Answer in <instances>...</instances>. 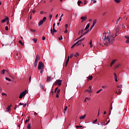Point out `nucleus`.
Returning <instances> with one entry per match:
<instances>
[{"label": "nucleus", "mask_w": 129, "mask_h": 129, "mask_svg": "<svg viewBox=\"0 0 129 129\" xmlns=\"http://www.w3.org/2000/svg\"><path fill=\"white\" fill-rule=\"evenodd\" d=\"M51 80H52V77H47L46 82H49L50 81H51Z\"/></svg>", "instance_id": "obj_11"}, {"label": "nucleus", "mask_w": 129, "mask_h": 129, "mask_svg": "<svg viewBox=\"0 0 129 129\" xmlns=\"http://www.w3.org/2000/svg\"><path fill=\"white\" fill-rule=\"evenodd\" d=\"M55 23H54L53 26V28H55Z\"/></svg>", "instance_id": "obj_63"}, {"label": "nucleus", "mask_w": 129, "mask_h": 129, "mask_svg": "<svg viewBox=\"0 0 129 129\" xmlns=\"http://www.w3.org/2000/svg\"><path fill=\"white\" fill-rule=\"evenodd\" d=\"M120 66V64H118V65L115 66V69H117Z\"/></svg>", "instance_id": "obj_35"}, {"label": "nucleus", "mask_w": 129, "mask_h": 129, "mask_svg": "<svg viewBox=\"0 0 129 129\" xmlns=\"http://www.w3.org/2000/svg\"><path fill=\"white\" fill-rule=\"evenodd\" d=\"M125 38L127 39V40H126V43H129V36H125Z\"/></svg>", "instance_id": "obj_13"}, {"label": "nucleus", "mask_w": 129, "mask_h": 129, "mask_svg": "<svg viewBox=\"0 0 129 129\" xmlns=\"http://www.w3.org/2000/svg\"><path fill=\"white\" fill-rule=\"evenodd\" d=\"M67 108H68V107L67 106H66L65 107H64V114H65L66 113V111H67Z\"/></svg>", "instance_id": "obj_29"}, {"label": "nucleus", "mask_w": 129, "mask_h": 129, "mask_svg": "<svg viewBox=\"0 0 129 129\" xmlns=\"http://www.w3.org/2000/svg\"><path fill=\"white\" fill-rule=\"evenodd\" d=\"M53 31H52V28H51V30H50V31H51V34L52 35H53L54 34V33H57V30H56L55 29V28H53Z\"/></svg>", "instance_id": "obj_8"}, {"label": "nucleus", "mask_w": 129, "mask_h": 129, "mask_svg": "<svg viewBox=\"0 0 129 129\" xmlns=\"http://www.w3.org/2000/svg\"><path fill=\"white\" fill-rule=\"evenodd\" d=\"M97 23V20L96 19H95L94 21H93V26H95V25H96Z\"/></svg>", "instance_id": "obj_18"}, {"label": "nucleus", "mask_w": 129, "mask_h": 129, "mask_svg": "<svg viewBox=\"0 0 129 129\" xmlns=\"http://www.w3.org/2000/svg\"><path fill=\"white\" fill-rule=\"evenodd\" d=\"M86 92H88L89 93H92V91L91 90L87 89V90H86Z\"/></svg>", "instance_id": "obj_34"}, {"label": "nucleus", "mask_w": 129, "mask_h": 129, "mask_svg": "<svg viewBox=\"0 0 129 129\" xmlns=\"http://www.w3.org/2000/svg\"><path fill=\"white\" fill-rule=\"evenodd\" d=\"M115 39H114V36H107L106 37V35H105L104 36V43L105 44V45H106L107 46L108 45V44H107V42H109V43L110 44H112L113 43V42H114Z\"/></svg>", "instance_id": "obj_1"}, {"label": "nucleus", "mask_w": 129, "mask_h": 129, "mask_svg": "<svg viewBox=\"0 0 129 129\" xmlns=\"http://www.w3.org/2000/svg\"><path fill=\"white\" fill-rule=\"evenodd\" d=\"M62 81L61 80H57L56 82L54 83L55 85H58V86H60L61 85V82Z\"/></svg>", "instance_id": "obj_5"}, {"label": "nucleus", "mask_w": 129, "mask_h": 129, "mask_svg": "<svg viewBox=\"0 0 129 129\" xmlns=\"http://www.w3.org/2000/svg\"><path fill=\"white\" fill-rule=\"evenodd\" d=\"M6 79L7 80V81H9L10 82H11V80L10 79H9V78H7L6 77Z\"/></svg>", "instance_id": "obj_41"}, {"label": "nucleus", "mask_w": 129, "mask_h": 129, "mask_svg": "<svg viewBox=\"0 0 129 129\" xmlns=\"http://www.w3.org/2000/svg\"><path fill=\"white\" fill-rule=\"evenodd\" d=\"M40 70H41V71H40V73L42 74V73L43 72V69H40Z\"/></svg>", "instance_id": "obj_54"}, {"label": "nucleus", "mask_w": 129, "mask_h": 129, "mask_svg": "<svg viewBox=\"0 0 129 129\" xmlns=\"http://www.w3.org/2000/svg\"><path fill=\"white\" fill-rule=\"evenodd\" d=\"M85 116H86V115H84L83 116H81L80 117V119H84L85 118Z\"/></svg>", "instance_id": "obj_17"}, {"label": "nucleus", "mask_w": 129, "mask_h": 129, "mask_svg": "<svg viewBox=\"0 0 129 129\" xmlns=\"http://www.w3.org/2000/svg\"><path fill=\"white\" fill-rule=\"evenodd\" d=\"M45 39V36H43L42 40H44Z\"/></svg>", "instance_id": "obj_61"}, {"label": "nucleus", "mask_w": 129, "mask_h": 129, "mask_svg": "<svg viewBox=\"0 0 129 129\" xmlns=\"http://www.w3.org/2000/svg\"><path fill=\"white\" fill-rule=\"evenodd\" d=\"M114 2L117 4L120 3V0H114Z\"/></svg>", "instance_id": "obj_32"}, {"label": "nucleus", "mask_w": 129, "mask_h": 129, "mask_svg": "<svg viewBox=\"0 0 129 129\" xmlns=\"http://www.w3.org/2000/svg\"><path fill=\"white\" fill-rule=\"evenodd\" d=\"M113 76H114V81H115L116 82H118V80H117V75H116L115 73H114V74H113Z\"/></svg>", "instance_id": "obj_10"}, {"label": "nucleus", "mask_w": 129, "mask_h": 129, "mask_svg": "<svg viewBox=\"0 0 129 129\" xmlns=\"http://www.w3.org/2000/svg\"><path fill=\"white\" fill-rule=\"evenodd\" d=\"M83 37V34H82L79 38H78L76 40H78L80 39H81Z\"/></svg>", "instance_id": "obj_27"}, {"label": "nucleus", "mask_w": 129, "mask_h": 129, "mask_svg": "<svg viewBox=\"0 0 129 129\" xmlns=\"http://www.w3.org/2000/svg\"><path fill=\"white\" fill-rule=\"evenodd\" d=\"M30 31L32 32H35L36 30H33V29H30Z\"/></svg>", "instance_id": "obj_48"}, {"label": "nucleus", "mask_w": 129, "mask_h": 129, "mask_svg": "<svg viewBox=\"0 0 129 129\" xmlns=\"http://www.w3.org/2000/svg\"><path fill=\"white\" fill-rule=\"evenodd\" d=\"M82 3V1H79L78 2V5L80 6Z\"/></svg>", "instance_id": "obj_33"}, {"label": "nucleus", "mask_w": 129, "mask_h": 129, "mask_svg": "<svg viewBox=\"0 0 129 129\" xmlns=\"http://www.w3.org/2000/svg\"><path fill=\"white\" fill-rule=\"evenodd\" d=\"M60 92V89H58V90L57 91L56 94H59Z\"/></svg>", "instance_id": "obj_37"}, {"label": "nucleus", "mask_w": 129, "mask_h": 129, "mask_svg": "<svg viewBox=\"0 0 129 129\" xmlns=\"http://www.w3.org/2000/svg\"><path fill=\"white\" fill-rule=\"evenodd\" d=\"M18 42H19L22 46H23V45H24V43H23V42L22 41V40H19Z\"/></svg>", "instance_id": "obj_25"}, {"label": "nucleus", "mask_w": 129, "mask_h": 129, "mask_svg": "<svg viewBox=\"0 0 129 129\" xmlns=\"http://www.w3.org/2000/svg\"><path fill=\"white\" fill-rule=\"evenodd\" d=\"M5 29H6V31H8V30H9V27H8V26H6Z\"/></svg>", "instance_id": "obj_44"}, {"label": "nucleus", "mask_w": 129, "mask_h": 129, "mask_svg": "<svg viewBox=\"0 0 129 129\" xmlns=\"http://www.w3.org/2000/svg\"><path fill=\"white\" fill-rule=\"evenodd\" d=\"M92 79H93L92 76L88 77V80H89L90 81H91L92 80Z\"/></svg>", "instance_id": "obj_21"}, {"label": "nucleus", "mask_w": 129, "mask_h": 129, "mask_svg": "<svg viewBox=\"0 0 129 129\" xmlns=\"http://www.w3.org/2000/svg\"><path fill=\"white\" fill-rule=\"evenodd\" d=\"M46 20V17H44L43 18V20H42L39 21V22L38 23L39 26H42V25L43 23V22H45Z\"/></svg>", "instance_id": "obj_6"}, {"label": "nucleus", "mask_w": 129, "mask_h": 129, "mask_svg": "<svg viewBox=\"0 0 129 129\" xmlns=\"http://www.w3.org/2000/svg\"><path fill=\"white\" fill-rule=\"evenodd\" d=\"M2 95L3 96H4V95H7V94H6L5 93H2Z\"/></svg>", "instance_id": "obj_59"}, {"label": "nucleus", "mask_w": 129, "mask_h": 129, "mask_svg": "<svg viewBox=\"0 0 129 129\" xmlns=\"http://www.w3.org/2000/svg\"><path fill=\"white\" fill-rule=\"evenodd\" d=\"M44 13V11H41V12H40V14H43Z\"/></svg>", "instance_id": "obj_64"}, {"label": "nucleus", "mask_w": 129, "mask_h": 129, "mask_svg": "<svg viewBox=\"0 0 129 129\" xmlns=\"http://www.w3.org/2000/svg\"><path fill=\"white\" fill-rule=\"evenodd\" d=\"M89 89H90V90L92 91V90H91L92 86H90L89 87Z\"/></svg>", "instance_id": "obj_57"}, {"label": "nucleus", "mask_w": 129, "mask_h": 129, "mask_svg": "<svg viewBox=\"0 0 129 129\" xmlns=\"http://www.w3.org/2000/svg\"><path fill=\"white\" fill-rule=\"evenodd\" d=\"M79 55V54L78 53H76V54L74 55L75 57H78V56Z\"/></svg>", "instance_id": "obj_40"}, {"label": "nucleus", "mask_w": 129, "mask_h": 129, "mask_svg": "<svg viewBox=\"0 0 129 129\" xmlns=\"http://www.w3.org/2000/svg\"><path fill=\"white\" fill-rule=\"evenodd\" d=\"M77 44L78 45V43H76L72 45V46L71 47V48H73L74 47H75V46H76Z\"/></svg>", "instance_id": "obj_30"}, {"label": "nucleus", "mask_w": 129, "mask_h": 129, "mask_svg": "<svg viewBox=\"0 0 129 129\" xmlns=\"http://www.w3.org/2000/svg\"><path fill=\"white\" fill-rule=\"evenodd\" d=\"M58 87H56V88H55V90H54V93H55L58 90Z\"/></svg>", "instance_id": "obj_38"}, {"label": "nucleus", "mask_w": 129, "mask_h": 129, "mask_svg": "<svg viewBox=\"0 0 129 129\" xmlns=\"http://www.w3.org/2000/svg\"><path fill=\"white\" fill-rule=\"evenodd\" d=\"M8 20H9V17H7L5 19H4L2 21V23H6V22H7V21Z\"/></svg>", "instance_id": "obj_12"}, {"label": "nucleus", "mask_w": 129, "mask_h": 129, "mask_svg": "<svg viewBox=\"0 0 129 129\" xmlns=\"http://www.w3.org/2000/svg\"><path fill=\"white\" fill-rule=\"evenodd\" d=\"M39 59H40V56L39 55H36V57L35 58V62H34V67L35 68L37 67V65L38 64V60H39Z\"/></svg>", "instance_id": "obj_3"}, {"label": "nucleus", "mask_w": 129, "mask_h": 129, "mask_svg": "<svg viewBox=\"0 0 129 129\" xmlns=\"http://www.w3.org/2000/svg\"><path fill=\"white\" fill-rule=\"evenodd\" d=\"M39 86H40V87L41 89H43L44 90V86L43 85H42L41 83H39Z\"/></svg>", "instance_id": "obj_22"}, {"label": "nucleus", "mask_w": 129, "mask_h": 129, "mask_svg": "<svg viewBox=\"0 0 129 129\" xmlns=\"http://www.w3.org/2000/svg\"><path fill=\"white\" fill-rule=\"evenodd\" d=\"M28 92V91L27 90H25V91L21 93L19 96V98L20 99L23 98V97L25 96Z\"/></svg>", "instance_id": "obj_2"}, {"label": "nucleus", "mask_w": 129, "mask_h": 129, "mask_svg": "<svg viewBox=\"0 0 129 129\" xmlns=\"http://www.w3.org/2000/svg\"><path fill=\"white\" fill-rule=\"evenodd\" d=\"M63 39V38H62V36H60V37H59L58 38V40H61V39Z\"/></svg>", "instance_id": "obj_47"}, {"label": "nucleus", "mask_w": 129, "mask_h": 129, "mask_svg": "<svg viewBox=\"0 0 129 129\" xmlns=\"http://www.w3.org/2000/svg\"><path fill=\"white\" fill-rule=\"evenodd\" d=\"M89 32V30H87L86 32H85L84 33H83V35H86V34H87V33Z\"/></svg>", "instance_id": "obj_23"}, {"label": "nucleus", "mask_w": 129, "mask_h": 129, "mask_svg": "<svg viewBox=\"0 0 129 129\" xmlns=\"http://www.w3.org/2000/svg\"><path fill=\"white\" fill-rule=\"evenodd\" d=\"M116 59L112 60V62H111V64H110V66L111 67L112 65L115 62V61Z\"/></svg>", "instance_id": "obj_15"}, {"label": "nucleus", "mask_w": 129, "mask_h": 129, "mask_svg": "<svg viewBox=\"0 0 129 129\" xmlns=\"http://www.w3.org/2000/svg\"><path fill=\"white\" fill-rule=\"evenodd\" d=\"M11 106H12V105H9V106H8V107L7 108V111H9L11 110Z\"/></svg>", "instance_id": "obj_26"}, {"label": "nucleus", "mask_w": 129, "mask_h": 129, "mask_svg": "<svg viewBox=\"0 0 129 129\" xmlns=\"http://www.w3.org/2000/svg\"><path fill=\"white\" fill-rule=\"evenodd\" d=\"M81 19L82 20V21H81V23H83V22H85V21L86 20V19H87V17L86 16L82 17L81 18Z\"/></svg>", "instance_id": "obj_9"}, {"label": "nucleus", "mask_w": 129, "mask_h": 129, "mask_svg": "<svg viewBox=\"0 0 129 129\" xmlns=\"http://www.w3.org/2000/svg\"><path fill=\"white\" fill-rule=\"evenodd\" d=\"M68 32V31L67 29H65L64 33L67 34Z\"/></svg>", "instance_id": "obj_49"}, {"label": "nucleus", "mask_w": 129, "mask_h": 129, "mask_svg": "<svg viewBox=\"0 0 129 129\" xmlns=\"http://www.w3.org/2000/svg\"><path fill=\"white\" fill-rule=\"evenodd\" d=\"M87 99H88V98H85V100L84 101V102L85 103L86 102V100H87Z\"/></svg>", "instance_id": "obj_62"}, {"label": "nucleus", "mask_w": 129, "mask_h": 129, "mask_svg": "<svg viewBox=\"0 0 129 129\" xmlns=\"http://www.w3.org/2000/svg\"><path fill=\"white\" fill-rule=\"evenodd\" d=\"M52 17V15H49V18H50V20L51 19Z\"/></svg>", "instance_id": "obj_53"}, {"label": "nucleus", "mask_w": 129, "mask_h": 129, "mask_svg": "<svg viewBox=\"0 0 129 129\" xmlns=\"http://www.w3.org/2000/svg\"><path fill=\"white\" fill-rule=\"evenodd\" d=\"M84 40H85V37L83 38L82 39H80L79 40H78V41L76 42V44H78V46H79V45H81V43H80V42H83V41H84Z\"/></svg>", "instance_id": "obj_7"}, {"label": "nucleus", "mask_w": 129, "mask_h": 129, "mask_svg": "<svg viewBox=\"0 0 129 129\" xmlns=\"http://www.w3.org/2000/svg\"><path fill=\"white\" fill-rule=\"evenodd\" d=\"M30 119L29 118L28 119H26L25 121V123H27L29 121Z\"/></svg>", "instance_id": "obj_42"}, {"label": "nucleus", "mask_w": 129, "mask_h": 129, "mask_svg": "<svg viewBox=\"0 0 129 129\" xmlns=\"http://www.w3.org/2000/svg\"><path fill=\"white\" fill-rule=\"evenodd\" d=\"M110 120H109L108 121V122H107L105 124V125H107L108 124V123H109L110 122Z\"/></svg>", "instance_id": "obj_46"}, {"label": "nucleus", "mask_w": 129, "mask_h": 129, "mask_svg": "<svg viewBox=\"0 0 129 129\" xmlns=\"http://www.w3.org/2000/svg\"><path fill=\"white\" fill-rule=\"evenodd\" d=\"M69 61H70V56H69L68 57V59H67V60H66V63H67L68 64Z\"/></svg>", "instance_id": "obj_28"}, {"label": "nucleus", "mask_w": 129, "mask_h": 129, "mask_svg": "<svg viewBox=\"0 0 129 129\" xmlns=\"http://www.w3.org/2000/svg\"><path fill=\"white\" fill-rule=\"evenodd\" d=\"M118 88H121L122 87V85H120L119 86L117 87Z\"/></svg>", "instance_id": "obj_45"}, {"label": "nucleus", "mask_w": 129, "mask_h": 129, "mask_svg": "<svg viewBox=\"0 0 129 129\" xmlns=\"http://www.w3.org/2000/svg\"><path fill=\"white\" fill-rule=\"evenodd\" d=\"M68 27H69L68 24H66V25H65V28H66V29L68 28Z\"/></svg>", "instance_id": "obj_50"}, {"label": "nucleus", "mask_w": 129, "mask_h": 129, "mask_svg": "<svg viewBox=\"0 0 129 129\" xmlns=\"http://www.w3.org/2000/svg\"><path fill=\"white\" fill-rule=\"evenodd\" d=\"M90 27V24H88L85 28V29H84V31H86L88 29V28H89Z\"/></svg>", "instance_id": "obj_14"}, {"label": "nucleus", "mask_w": 129, "mask_h": 129, "mask_svg": "<svg viewBox=\"0 0 129 129\" xmlns=\"http://www.w3.org/2000/svg\"><path fill=\"white\" fill-rule=\"evenodd\" d=\"M83 32H84V30L82 29L81 31H79V33H78V35H80V34H83Z\"/></svg>", "instance_id": "obj_24"}, {"label": "nucleus", "mask_w": 129, "mask_h": 129, "mask_svg": "<svg viewBox=\"0 0 129 129\" xmlns=\"http://www.w3.org/2000/svg\"><path fill=\"white\" fill-rule=\"evenodd\" d=\"M115 93L117 94H120L121 93V91L120 90V89H118V92L117 91H115Z\"/></svg>", "instance_id": "obj_19"}, {"label": "nucleus", "mask_w": 129, "mask_h": 129, "mask_svg": "<svg viewBox=\"0 0 129 129\" xmlns=\"http://www.w3.org/2000/svg\"><path fill=\"white\" fill-rule=\"evenodd\" d=\"M100 124L103 126L104 125H105L104 123L103 122H100Z\"/></svg>", "instance_id": "obj_51"}, {"label": "nucleus", "mask_w": 129, "mask_h": 129, "mask_svg": "<svg viewBox=\"0 0 129 129\" xmlns=\"http://www.w3.org/2000/svg\"><path fill=\"white\" fill-rule=\"evenodd\" d=\"M74 55L73 54L70 55V58H72L73 57Z\"/></svg>", "instance_id": "obj_55"}, {"label": "nucleus", "mask_w": 129, "mask_h": 129, "mask_svg": "<svg viewBox=\"0 0 129 129\" xmlns=\"http://www.w3.org/2000/svg\"><path fill=\"white\" fill-rule=\"evenodd\" d=\"M56 97L57 98H59V94L56 93Z\"/></svg>", "instance_id": "obj_52"}, {"label": "nucleus", "mask_w": 129, "mask_h": 129, "mask_svg": "<svg viewBox=\"0 0 129 129\" xmlns=\"http://www.w3.org/2000/svg\"><path fill=\"white\" fill-rule=\"evenodd\" d=\"M83 127V125H80V126H78V125H77L76 126V128H82Z\"/></svg>", "instance_id": "obj_39"}, {"label": "nucleus", "mask_w": 129, "mask_h": 129, "mask_svg": "<svg viewBox=\"0 0 129 129\" xmlns=\"http://www.w3.org/2000/svg\"><path fill=\"white\" fill-rule=\"evenodd\" d=\"M31 79H32V77L30 76V77L29 78V83H31Z\"/></svg>", "instance_id": "obj_36"}, {"label": "nucleus", "mask_w": 129, "mask_h": 129, "mask_svg": "<svg viewBox=\"0 0 129 129\" xmlns=\"http://www.w3.org/2000/svg\"><path fill=\"white\" fill-rule=\"evenodd\" d=\"M102 91V89H100V90H98L97 92H96V93L97 94H98L100 92Z\"/></svg>", "instance_id": "obj_31"}, {"label": "nucleus", "mask_w": 129, "mask_h": 129, "mask_svg": "<svg viewBox=\"0 0 129 129\" xmlns=\"http://www.w3.org/2000/svg\"><path fill=\"white\" fill-rule=\"evenodd\" d=\"M44 68V64L41 62H39L38 63V70H40V69H43Z\"/></svg>", "instance_id": "obj_4"}, {"label": "nucleus", "mask_w": 129, "mask_h": 129, "mask_svg": "<svg viewBox=\"0 0 129 129\" xmlns=\"http://www.w3.org/2000/svg\"><path fill=\"white\" fill-rule=\"evenodd\" d=\"M6 72H7V73H8V71L7 70H3L2 71V74H3V75H4L5 74Z\"/></svg>", "instance_id": "obj_16"}, {"label": "nucleus", "mask_w": 129, "mask_h": 129, "mask_svg": "<svg viewBox=\"0 0 129 129\" xmlns=\"http://www.w3.org/2000/svg\"><path fill=\"white\" fill-rule=\"evenodd\" d=\"M33 40L34 41L35 43H37V39L33 38Z\"/></svg>", "instance_id": "obj_43"}, {"label": "nucleus", "mask_w": 129, "mask_h": 129, "mask_svg": "<svg viewBox=\"0 0 129 129\" xmlns=\"http://www.w3.org/2000/svg\"><path fill=\"white\" fill-rule=\"evenodd\" d=\"M27 128L28 129H31V123H28L27 125Z\"/></svg>", "instance_id": "obj_20"}, {"label": "nucleus", "mask_w": 129, "mask_h": 129, "mask_svg": "<svg viewBox=\"0 0 129 129\" xmlns=\"http://www.w3.org/2000/svg\"><path fill=\"white\" fill-rule=\"evenodd\" d=\"M97 119H96L94 121V123H95V122H97Z\"/></svg>", "instance_id": "obj_60"}, {"label": "nucleus", "mask_w": 129, "mask_h": 129, "mask_svg": "<svg viewBox=\"0 0 129 129\" xmlns=\"http://www.w3.org/2000/svg\"><path fill=\"white\" fill-rule=\"evenodd\" d=\"M3 91V88H2L1 87H0V92H1V91Z\"/></svg>", "instance_id": "obj_56"}, {"label": "nucleus", "mask_w": 129, "mask_h": 129, "mask_svg": "<svg viewBox=\"0 0 129 129\" xmlns=\"http://www.w3.org/2000/svg\"><path fill=\"white\" fill-rule=\"evenodd\" d=\"M94 27V26L92 25L91 26V27L90 28V30H92V29Z\"/></svg>", "instance_id": "obj_58"}]
</instances>
